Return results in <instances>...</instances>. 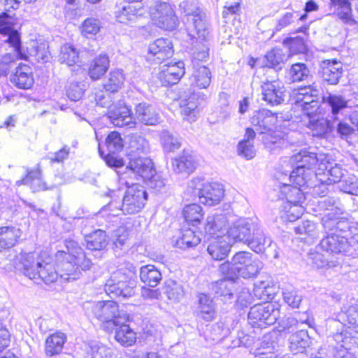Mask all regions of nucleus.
I'll use <instances>...</instances> for the list:
<instances>
[{
  "instance_id": "nucleus-1",
  "label": "nucleus",
  "mask_w": 358,
  "mask_h": 358,
  "mask_svg": "<svg viewBox=\"0 0 358 358\" xmlns=\"http://www.w3.org/2000/svg\"><path fill=\"white\" fill-rule=\"evenodd\" d=\"M10 20L7 15L0 18V34L6 38L3 41L14 50V53H6L0 58V76L9 73L16 59H27L29 57L22 46L20 34L14 29Z\"/></svg>"
},
{
  "instance_id": "nucleus-2",
  "label": "nucleus",
  "mask_w": 358,
  "mask_h": 358,
  "mask_svg": "<svg viewBox=\"0 0 358 358\" xmlns=\"http://www.w3.org/2000/svg\"><path fill=\"white\" fill-rule=\"evenodd\" d=\"M322 222L327 236L320 241L321 249L330 253L353 256L354 245L345 236L336 234L337 218L328 213L323 217Z\"/></svg>"
},
{
  "instance_id": "nucleus-3",
  "label": "nucleus",
  "mask_w": 358,
  "mask_h": 358,
  "mask_svg": "<svg viewBox=\"0 0 358 358\" xmlns=\"http://www.w3.org/2000/svg\"><path fill=\"white\" fill-rule=\"evenodd\" d=\"M22 272L31 280H41L45 284L55 282L59 273L55 268L48 257L43 259L41 257H35L34 253L20 255Z\"/></svg>"
},
{
  "instance_id": "nucleus-4",
  "label": "nucleus",
  "mask_w": 358,
  "mask_h": 358,
  "mask_svg": "<svg viewBox=\"0 0 358 358\" xmlns=\"http://www.w3.org/2000/svg\"><path fill=\"white\" fill-rule=\"evenodd\" d=\"M324 156H319L308 150H301L291 158L292 162L296 163V167L290 173L289 180L295 186L302 187L306 185L309 186L308 182L312 177H315L313 168L322 161Z\"/></svg>"
},
{
  "instance_id": "nucleus-5",
  "label": "nucleus",
  "mask_w": 358,
  "mask_h": 358,
  "mask_svg": "<svg viewBox=\"0 0 358 358\" xmlns=\"http://www.w3.org/2000/svg\"><path fill=\"white\" fill-rule=\"evenodd\" d=\"M135 267L120 268L113 272L105 284V291L111 297L127 299L134 295L136 280Z\"/></svg>"
},
{
  "instance_id": "nucleus-6",
  "label": "nucleus",
  "mask_w": 358,
  "mask_h": 358,
  "mask_svg": "<svg viewBox=\"0 0 358 358\" xmlns=\"http://www.w3.org/2000/svg\"><path fill=\"white\" fill-rule=\"evenodd\" d=\"M152 161L148 158H131L129 164L123 171H118L120 182L128 188L132 185H140L136 180L150 176Z\"/></svg>"
},
{
  "instance_id": "nucleus-7",
  "label": "nucleus",
  "mask_w": 358,
  "mask_h": 358,
  "mask_svg": "<svg viewBox=\"0 0 358 358\" xmlns=\"http://www.w3.org/2000/svg\"><path fill=\"white\" fill-rule=\"evenodd\" d=\"M92 312L94 316L108 326H118L120 324L126 323L128 320V315L123 310L119 309L118 304L113 301H103L94 303L92 306Z\"/></svg>"
},
{
  "instance_id": "nucleus-8",
  "label": "nucleus",
  "mask_w": 358,
  "mask_h": 358,
  "mask_svg": "<svg viewBox=\"0 0 358 358\" xmlns=\"http://www.w3.org/2000/svg\"><path fill=\"white\" fill-rule=\"evenodd\" d=\"M188 189L199 197V201L212 206L219 203L224 196L222 185L217 182L203 183L200 178H194L188 183Z\"/></svg>"
},
{
  "instance_id": "nucleus-9",
  "label": "nucleus",
  "mask_w": 358,
  "mask_h": 358,
  "mask_svg": "<svg viewBox=\"0 0 358 358\" xmlns=\"http://www.w3.org/2000/svg\"><path fill=\"white\" fill-rule=\"evenodd\" d=\"M280 317V309L271 303L256 304L248 313V322L253 328L265 329L274 324Z\"/></svg>"
},
{
  "instance_id": "nucleus-10",
  "label": "nucleus",
  "mask_w": 358,
  "mask_h": 358,
  "mask_svg": "<svg viewBox=\"0 0 358 358\" xmlns=\"http://www.w3.org/2000/svg\"><path fill=\"white\" fill-rule=\"evenodd\" d=\"M234 270L237 275L243 278L256 276L262 270L263 264L252 254L248 252H238L233 256Z\"/></svg>"
},
{
  "instance_id": "nucleus-11",
  "label": "nucleus",
  "mask_w": 358,
  "mask_h": 358,
  "mask_svg": "<svg viewBox=\"0 0 358 358\" xmlns=\"http://www.w3.org/2000/svg\"><path fill=\"white\" fill-rule=\"evenodd\" d=\"M148 194L142 185H132L127 188L122 200V210L124 215L137 213L144 207Z\"/></svg>"
},
{
  "instance_id": "nucleus-12",
  "label": "nucleus",
  "mask_w": 358,
  "mask_h": 358,
  "mask_svg": "<svg viewBox=\"0 0 358 358\" xmlns=\"http://www.w3.org/2000/svg\"><path fill=\"white\" fill-rule=\"evenodd\" d=\"M320 99L319 90L313 85H309L298 90L296 102L307 116L317 113L320 107Z\"/></svg>"
},
{
  "instance_id": "nucleus-13",
  "label": "nucleus",
  "mask_w": 358,
  "mask_h": 358,
  "mask_svg": "<svg viewBox=\"0 0 358 358\" xmlns=\"http://www.w3.org/2000/svg\"><path fill=\"white\" fill-rule=\"evenodd\" d=\"M262 99L267 104L275 106L282 103L287 96L283 84L279 80H265L261 85Z\"/></svg>"
},
{
  "instance_id": "nucleus-14",
  "label": "nucleus",
  "mask_w": 358,
  "mask_h": 358,
  "mask_svg": "<svg viewBox=\"0 0 358 358\" xmlns=\"http://www.w3.org/2000/svg\"><path fill=\"white\" fill-rule=\"evenodd\" d=\"M257 221L244 218L236 221L227 231V238L248 244L252 231L257 229Z\"/></svg>"
},
{
  "instance_id": "nucleus-15",
  "label": "nucleus",
  "mask_w": 358,
  "mask_h": 358,
  "mask_svg": "<svg viewBox=\"0 0 358 358\" xmlns=\"http://www.w3.org/2000/svg\"><path fill=\"white\" fill-rule=\"evenodd\" d=\"M151 15L159 27L166 30H172L176 27L178 18L169 3H157Z\"/></svg>"
},
{
  "instance_id": "nucleus-16",
  "label": "nucleus",
  "mask_w": 358,
  "mask_h": 358,
  "mask_svg": "<svg viewBox=\"0 0 358 358\" xmlns=\"http://www.w3.org/2000/svg\"><path fill=\"white\" fill-rule=\"evenodd\" d=\"M173 55L171 41L168 38H160L150 43L148 48V59L160 64Z\"/></svg>"
},
{
  "instance_id": "nucleus-17",
  "label": "nucleus",
  "mask_w": 358,
  "mask_h": 358,
  "mask_svg": "<svg viewBox=\"0 0 358 358\" xmlns=\"http://www.w3.org/2000/svg\"><path fill=\"white\" fill-rule=\"evenodd\" d=\"M56 259L60 268V276L67 281L75 280L80 278V269L77 266L76 258L69 254H66L64 250L56 253Z\"/></svg>"
},
{
  "instance_id": "nucleus-18",
  "label": "nucleus",
  "mask_w": 358,
  "mask_h": 358,
  "mask_svg": "<svg viewBox=\"0 0 358 358\" xmlns=\"http://www.w3.org/2000/svg\"><path fill=\"white\" fill-rule=\"evenodd\" d=\"M229 220L226 214L208 215L205 224V233L213 238H227Z\"/></svg>"
},
{
  "instance_id": "nucleus-19",
  "label": "nucleus",
  "mask_w": 358,
  "mask_h": 358,
  "mask_svg": "<svg viewBox=\"0 0 358 358\" xmlns=\"http://www.w3.org/2000/svg\"><path fill=\"white\" fill-rule=\"evenodd\" d=\"M108 118L115 127L133 128L136 125V121L131 115V110L120 103L110 107Z\"/></svg>"
},
{
  "instance_id": "nucleus-20",
  "label": "nucleus",
  "mask_w": 358,
  "mask_h": 358,
  "mask_svg": "<svg viewBox=\"0 0 358 358\" xmlns=\"http://www.w3.org/2000/svg\"><path fill=\"white\" fill-rule=\"evenodd\" d=\"M202 99L199 93L185 92L180 95L179 99V105L181 109V113L187 117L189 122L195 120L196 114L199 113V106L201 104Z\"/></svg>"
},
{
  "instance_id": "nucleus-21",
  "label": "nucleus",
  "mask_w": 358,
  "mask_h": 358,
  "mask_svg": "<svg viewBox=\"0 0 358 358\" xmlns=\"http://www.w3.org/2000/svg\"><path fill=\"white\" fill-rule=\"evenodd\" d=\"M196 306L194 315L197 319L205 322H212L216 317L215 305L212 298L204 293L197 296Z\"/></svg>"
},
{
  "instance_id": "nucleus-22",
  "label": "nucleus",
  "mask_w": 358,
  "mask_h": 358,
  "mask_svg": "<svg viewBox=\"0 0 358 358\" xmlns=\"http://www.w3.org/2000/svg\"><path fill=\"white\" fill-rule=\"evenodd\" d=\"M188 21L192 24L193 30L189 34L195 39L199 40H208L209 31L208 23L206 19L205 14L200 8H196L192 13H187Z\"/></svg>"
},
{
  "instance_id": "nucleus-23",
  "label": "nucleus",
  "mask_w": 358,
  "mask_h": 358,
  "mask_svg": "<svg viewBox=\"0 0 358 358\" xmlns=\"http://www.w3.org/2000/svg\"><path fill=\"white\" fill-rule=\"evenodd\" d=\"M276 122L277 117L267 109L255 112L250 118V122L256 131L263 135L271 131Z\"/></svg>"
},
{
  "instance_id": "nucleus-24",
  "label": "nucleus",
  "mask_w": 358,
  "mask_h": 358,
  "mask_svg": "<svg viewBox=\"0 0 358 358\" xmlns=\"http://www.w3.org/2000/svg\"><path fill=\"white\" fill-rule=\"evenodd\" d=\"M185 74L183 62H178L171 65H164L159 73V80L163 86L173 85L179 82Z\"/></svg>"
},
{
  "instance_id": "nucleus-25",
  "label": "nucleus",
  "mask_w": 358,
  "mask_h": 358,
  "mask_svg": "<svg viewBox=\"0 0 358 358\" xmlns=\"http://www.w3.org/2000/svg\"><path fill=\"white\" fill-rule=\"evenodd\" d=\"M321 75L324 80L330 85L338 83L343 73V64L336 59L324 60L321 64Z\"/></svg>"
},
{
  "instance_id": "nucleus-26",
  "label": "nucleus",
  "mask_w": 358,
  "mask_h": 358,
  "mask_svg": "<svg viewBox=\"0 0 358 358\" xmlns=\"http://www.w3.org/2000/svg\"><path fill=\"white\" fill-rule=\"evenodd\" d=\"M301 187L294 186L292 189V192L294 194H296L298 197V200H291V195H288L287 199V206L285 207V211L282 214V217L287 221L294 222L296 220L302 215L303 208L301 206L296 203L300 202L303 198V195L300 189Z\"/></svg>"
},
{
  "instance_id": "nucleus-27",
  "label": "nucleus",
  "mask_w": 358,
  "mask_h": 358,
  "mask_svg": "<svg viewBox=\"0 0 358 358\" xmlns=\"http://www.w3.org/2000/svg\"><path fill=\"white\" fill-rule=\"evenodd\" d=\"M10 81L18 88L29 89L34 82L31 68L27 64H20L15 68Z\"/></svg>"
},
{
  "instance_id": "nucleus-28",
  "label": "nucleus",
  "mask_w": 358,
  "mask_h": 358,
  "mask_svg": "<svg viewBox=\"0 0 358 358\" xmlns=\"http://www.w3.org/2000/svg\"><path fill=\"white\" fill-rule=\"evenodd\" d=\"M136 119L145 125H156L159 122V115L155 108L145 102L138 103L135 108Z\"/></svg>"
},
{
  "instance_id": "nucleus-29",
  "label": "nucleus",
  "mask_w": 358,
  "mask_h": 358,
  "mask_svg": "<svg viewBox=\"0 0 358 358\" xmlns=\"http://www.w3.org/2000/svg\"><path fill=\"white\" fill-rule=\"evenodd\" d=\"M197 163L194 155L189 150H183L182 153L176 157L173 162V169L176 173H185L189 174L192 173Z\"/></svg>"
},
{
  "instance_id": "nucleus-30",
  "label": "nucleus",
  "mask_w": 358,
  "mask_h": 358,
  "mask_svg": "<svg viewBox=\"0 0 358 358\" xmlns=\"http://www.w3.org/2000/svg\"><path fill=\"white\" fill-rule=\"evenodd\" d=\"M227 238L219 237L214 238L207 248L208 253L215 260H222L229 254L231 249L230 240Z\"/></svg>"
},
{
  "instance_id": "nucleus-31",
  "label": "nucleus",
  "mask_w": 358,
  "mask_h": 358,
  "mask_svg": "<svg viewBox=\"0 0 358 358\" xmlns=\"http://www.w3.org/2000/svg\"><path fill=\"white\" fill-rule=\"evenodd\" d=\"M148 141L142 136L131 134L128 136V155L129 159L141 157L149 151Z\"/></svg>"
},
{
  "instance_id": "nucleus-32",
  "label": "nucleus",
  "mask_w": 358,
  "mask_h": 358,
  "mask_svg": "<svg viewBox=\"0 0 358 358\" xmlns=\"http://www.w3.org/2000/svg\"><path fill=\"white\" fill-rule=\"evenodd\" d=\"M308 117H309L308 127L313 131L314 136L324 137L334 128L333 122L323 117H316V113Z\"/></svg>"
},
{
  "instance_id": "nucleus-33",
  "label": "nucleus",
  "mask_w": 358,
  "mask_h": 358,
  "mask_svg": "<svg viewBox=\"0 0 358 358\" xmlns=\"http://www.w3.org/2000/svg\"><path fill=\"white\" fill-rule=\"evenodd\" d=\"M270 237L266 236L261 225L257 222V229L252 233L248 245L256 252H262L271 244Z\"/></svg>"
},
{
  "instance_id": "nucleus-34",
  "label": "nucleus",
  "mask_w": 358,
  "mask_h": 358,
  "mask_svg": "<svg viewBox=\"0 0 358 358\" xmlns=\"http://www.w3.org/2000/svg\"><path fill=\"white\" fill-rule=\"evenodd\" d=\"M21 236L20 229L15 227L0 228V251L13 248Z\"/></svg>"
},
{
  "instance_id": "nucleus-35",
  "label": "nucleus",
  "mask_w": 358,
  "mask_h": 358,
  "mask_svg": "<svg viewBox=\"0 0 358 358\" xmlns=\"http://www.w3.org/2000/svg\"><path fill=\"white\" fill-rule=\"evenodd\" d=\"M16 185L17 186L27 185L31 187L33 192L48 189V187H46L45 182H43L41 178L39 164H38L37 169L27 171V176L22 180H17Z\"/></svg>"
},
{
  "instance_id": "nucleus-36",
  "label": "nucleus",
  "mask_w": 358,
  "mask_h": 358,
  "mask_svg": "<svg viewBox=\"0 0 358 358\" xmlns=\"http://www.w3.org/2000/svg\"><path fill=\"white\" fill-rule=\"evenodd\" d=\"M289 348L294 353H302L310 346V338L306 330H301L292 334L289 337Z\"/></svg>"
},
{
  "instance_id": "nucleus-37",
  "label": "nucleus",
  "mask_w": 358,
  "mask_h": 358,
  "mask_svg": "<svg viewBox=\"0 0 358 358\" xmlns=\"http://www.w3.org/2000/svg\"><path fill=\"white\" fill-rule=\"evenodd\" d=\"M262 140L265 146L270 150L287 148L289 144L287 134L272 130L263 135Z\"/></svg>"
},
{
  "instance_id": "nucleus-38",
  "label": "nucleus",
  "mask_w": 358,
  "mask_h": 358,
  "mask_svg": "<svg viewBox=\"0 0 358 358\" xmlns=\"http://www.w3.org/2000/svg\"><path fill=\"white\" fill-rule=\"evenodd\" d=\"M111 329L115 330V338L122 346H131L136 341V333L126 323L113 326Z\"/></svg>"
},
{
  "instance_id": "nucleus-39",
  "label": "nucleus",
  "mask_w": 358,
  "mask_h": 358,
  "mask_svg": "<svg viewBox=\"0 0 358 358\" xmlns=\"http://www.w3.org/2000/svg\"><path fill=\"white\" fill-rule=\"evenodd\" d=\"M192 48V62L196 68L199 62H206L209 57L208 40L195 39Z\"/></svg>"
},
{
  "instance_id": "nucleus-40",
  "label": "nucleus",
  "mask_w": 358,
  "mask_h": 358,
  "mask_svg": "<svg viewBox=\"0 0 358 358\" xmlns=\"http://www.w3.org/2000/svg\"><path fill=\"white\" fill-rule=\"evenodd\" d=\"M109 59L107 55L101 54L94 58L90 64L88 74L92 80H98L103 76L109 67Z\"/></svg>"
},
{
  "instance_id": "nucleus-41",
  "label": "nucleus",
  "mask_w": 358,
  "mask_h": 358,
  "mask_svg": "<svg viewBox=\"0 0 358 358\" xmlns=\"http://www.w3.org/2000/svg\"><path fill=\"white\" fill-rule=\"evenodd\" d=\"M236 287L235 280L222 279L213 285V289L218 296H222L224 301H227L234 299Z\"/></svg>"
},
{
  "instance_id": "nucleus-42",
  "label": "nucleus",
  "mask_w": 358,
  "mask_h": 358,
  "mask_svg": "<svg viewBox=\"0 0 358 358\" xmlns=\"http://www.w3.org/2000/svg\"><path fill=\"white\" fill-rule=\"evenodd\" d=\"M140 278L145 285L155 287L162 280V276L154 265L148 264L140 268Z\"/></svg>"
},
{
  "instance_id": "nucleus-43",
  "label": "nucleus",
  "mask_w": 358,
  "mask_h": 358,
  "mask_svg": "<svg viewBox=\"0 0 358 358\" xmlns=\"http://www.w3.org/2000/svg\"><path fill=\"white\" fill-rule=\"evenodd\" d=\"M66 342L64 334L58 332L49 336L45 341V352L47 356L52 357L59 354Z\"/></svg>"
},
{
  "instance_id": "nucleus-44",
  "label": "nucleus",
  "mask_w": 358,
  "mask_h": 358,
  "mask_svg": "<svg viewBox=\"0 0 358 358\" xmlns=\"http://www.w3.org/2000/svg\"><path fill=\"white\" fill-rule=\"evenodd\" d=\"M278 334L276 331H273L265 334L261 341L260 348L266 350V352H262L259 356H255V358H275V355L272 353L277 346Z\"/></svg>"
},
{
  "instance_id": "nucleus-45",
  "label": "nucleus",
  "mask_w": 358,
  "mask_h": 358,
  "mask_svg": "<svg viewBox=\"0 0 358 358\" xmlns=\"http://www.w3.org/2000/svg\"><path fill=\"white\" fill-rule=\"evenodd\" d=\"M194 71L190 78L191 84L201 89L207 88L211 82V72L205 66L194 68Z\"/></svg>"
},
{
  "instance_id": "nucleus-46",
  "label": "nucleus",
  "mask_w": 358,
  "mask_h": 358,
  "mask_svg": "<svg viewBox=\"0 0 358 358\" xmlns=\"http://www.w3.org/2000/svg\"><path fill=\"white\" fill-rule=\"evenodd\" d=\"M201 242V238L190 229H182L180 236L175 241L174 245L185 250L196 246Z\"/></svg>"
},
{
  "instance_id": "nucleus-47",
  "label": "nucleus",
  "mask_w": 358,
  "mask_h": 358,
  "mask_svg": "<svg viewBox=\"0 0 358 358\" xmlns=\"http://www.w3.org/2000/svg\"><path fill=\"white\" fill-rule=\"evenodd\" d=\"M288 75L292 83L309 81L313 78L308 66L301 62L293 64L289 69Z\"/></svg>"
},
{
  "instance_id": "nucleus-48",
  "label": "nucleus",
  "mask_w": 358,
  "mask_h": 358,
  "mask_svg": "<svg viewBox=\"0 0 358 358\" xmlns=\"http://www.w3.org/2000/svg\"><path fill=\"white\" fill-rule=\"evenodd\" d=\"M142 15L141 9H137L134 6L130 4L123 6L115 12L117 21L124 24L134 22L138 17Z\"/></svg>"
},
{
  "instance_id": "nucleus-49",
  "label": "nucleus",
  "mask_w": 358,
  "mask_h": 358,
  "mask_svg": "<svg viewBox=\"0 0 358 358\" xmlns=\"http://www.w3.org/2000/svg\"><path fill=\"white\" fill-rule=\"evenodd\" d=\"M86 246L91 250H101L108 245L106 234L104 231L96 230L85 237Z\"/></svg>"
},
{
  "instance_id": "nucleus-50",
  "label": "nucleus",
  "mask_w": 358,
  "mask_h": 358,
  "mask_svg": "<svg viewBox=\"0 0 358 358\" xmlns=\"http://www.w3.org/2000/svg\"><path fill=\"white\" fill-rule=\"evenodd\" d=\"M322 99L331 108L334 119H337L336 115L348 107V101L339 94H329L327 96H323Z\"/></svg>"
},
{
  "instance_id": "nucleus-51",
  "label": "nucleus",
  "mask_w": 358,
  "mask_h": 358,
  "mask_svg": "<svg viewBox=\"0 0 358 358\" xmlns=\"http://www.w3.org/2000/svg\"><path fill=\"white\" fill-rule=\"evenodd\" d=\"M79 52L71 44L66 43L61 47L58 60L62 64L73 66L78 62Z\"/></svg>"
},
{
  "instance_id": "nucleus-52",
  "label": "nucleus",
  "mask_w": 358,
  "mask_h": 358,
  "mask_svg": "<svg viewBox=\"0 0 358 358\" xmlns=\"http://www.w3.org/2000/svg\"><path fill=\"white\" fill-rule=\"evenodd\" d=\"M164 293L169 300L173 302L180 301L185 296L184 288L181 283L171 279L166 281Z\"/></svg>"
},
{
  "instance_id": "nucleus-53",
  "label": "nucleus",
  "mask_w": 358,
  "mask_h": 358,
  "mask_svg": "<svg viewBox=\"0 0 358 358\" xmlns=\"http://www.w3.org/2000/svg\"><path fill=\"white\" fill-rule=\"evenodd\" d=\"M124 76L122 70H114L110 72L107 80L103 84L106 91L112 93L117 92L122 88L124 82Z\"/></svg>"
},
{
  "instance_id": "nucleus-54",
  "label": "nucleus",
  "mask_w": 358,
  "mask_h": 358,
  "mask_svg": "<svg viewBox=\"0 0 358 358\" xmlns=\"http://www.w3.org/2000/svg\"><path fill=\"white\" fill-rule=\"evenodd\" d=\"M182 215L185 220L192 224V226H196L201 222L203 217V213L202 208L196 203H192L186 206L182 210Z\"/></svg>"
},
{
  "instance_id": "nucleus-55",
  "label": "nucleus",
  "mask_w": 358,
  "mask_h": 358,
  "mask_svg": "<svg viewBox=\"0 0 358 358\" xmlns=\"http://www.w3.org/2000/svg\"><path fill=\"white\" fill-rule=\"evenodd\" d=\"M28 55L33 57L38 62L45 63L48 62L50 57L48 47L45 43H40L34 42L31 47L27 48Z\"/></svg>"
},
{
  "instance_id": "nucleus-56",
  "label": "nucleus",
  "mask_w": 358,
  "mask_h": 358,
  "mask_svg": "<svg viewBox=\"0 0 358 358\" xmlns=\"http://www.w3.org/2000/svg\"><path fill=\"white\" fill-rule=\"evenodd\" d=\"M338 188L343 192L357 195L358 178L354 175L348 174L338 183Z\"/></svg>"
},
{
  "instance_id": "nucleus-57",
  "label": "nucleus",
  "mask_w": 358,
  "mask_h": 358,
  "mask_svg": "<svg viewBox=\"0 0 358 358\" xmlns=\"http://www.w3.org/2000/svg\"><path fill=\"white\" fill-rule=\"evenodd\" d=\"M284 301L292 308H299L302 301V296L292 287L282 288Z\"/></svg>"
},
{
  "instance_id": "nucleus-58",
  "label": "nucleus",
  "mask_w": 358,
  "mask_h": 358,
  "mask_svg": "<svg viewBox=\"0 0 358 358\" xmlns=\"http://www.w3.org/2000/svg\"><path fill=\"white\" fill-rule=\"evenodd\" d=\"M164 149L167 152H174L180 148V139L168 131H163L160 136Z\"/></svg>"
},
{
  "instance_id": "nucleus-59",
  "label": "nucleus",
  "mask_w": 358,
  "mask_h": 358,
  "mask_svg": "<svg viewBox=\"0 0 358 358\" xmlns=\"http://www.w3.org/2000/svg\"><path fill=\"white\" fill-rule=\"evenodd\" d=\"M105 145L108 152L116 153L122 150L123 140L118 132L111 131L105 140Z\"/></svg>"
},
{
  "instance_id": "nucleus-60",
  "label": "nucleus",
  "mask_w": 358,
  "mask_h": 358,
  "mask_svg": "<svg viewBox=\"0 0 358 358\" xmlns=\"http://www.w3.org/2000/svg\"><path fill=\"white\" fill-rule=\"evenodd\" d=\"M343 320L348 325V328L358 333V308L350 306L342 315Z\"/></svg>"
},
{
  "instance_id": "nucleus-61",
  "label": "nucleus",
  "mask_w": 358,
  "mask_h": 358,
  "mask_svg": "<svg viewBox=\"0 0 358 358\" xmlns=\"http://www.w3.org/2000/svg\"><path fill=\"white\" fill-rule=\"evenodd\" d=\"M356 228L350 224V223L344 220H337L336 226V234H339L341 236H345L349 241L351 242V245H353L355 241L358 242V238H356L352 235H356L354 231Z\"/></svg>"
},
{
  "instance_id": "nucleus-62",
  "label": "nucleus",
  "mask_w": 358,
  "mask_h": 358,
  "mask_svg": "<svg viewBox=\"0 0 358 358\" xmlns=\"http://www.w3.org/2000/svg\"><path fill=\"white\" fill-rule=\"evenodd\" d=\"M84 91V85L78 82L70 83L66 87V96L73 101H79L82 98Z\"/></svg>"
},
{
  "instance_id": "nucleus-63",
  "label": "nucleus",
  "mask_w": 358,
  "mask_h": 358,
  "mask_svg": "<svg viewBox=\"0 0 358 358\" xmlns=\"http://www.w3.org/2000/svg\"><path fill=\"white\" fill-rule=\"evenodd\" d=\"M325 169L327 170V174L329 176L328 180L330 182L338 183L346 175L348 172L343 170L340 165L335 164L334 166L329 164Z\"/></svg>"
},
{
  "instance_id": "nucleus-64",
  "label": "nucleus",
  "mask_w": 358,
  "mask_h": 358,
  "mask_svg": "<svg viewBox=\"0 0 358 358\" xmlns=\"http://www.w3.org/2000/svg\"><path fill=\"white\" fill-rule=\"evenodd\" d=\"M340 19L348 22L351 17V6L348 0H339L333 5Z\"/></svg>"
}]
</instances>
